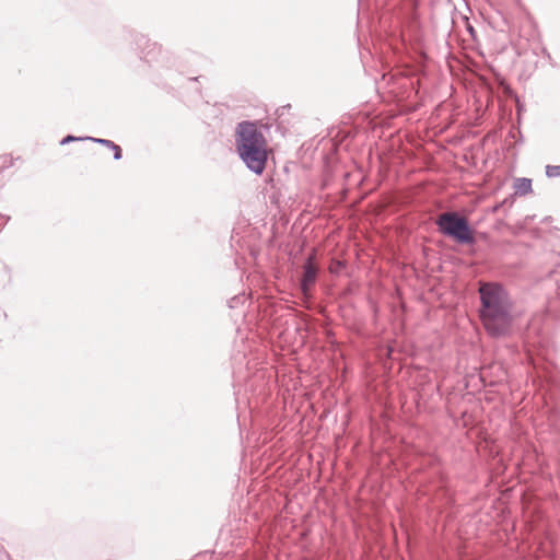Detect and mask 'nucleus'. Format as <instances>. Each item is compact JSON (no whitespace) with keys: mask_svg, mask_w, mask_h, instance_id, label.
<instances>
[{"mask_svg":"<svg viewBox=\"0 0 560 560\" xmlns=\"http://www.w3.org/2000/svg\"><path fill=\"white\" fill-rule=\"evenodd\" d=\"M479 293L480 318L485 329L492 336L505 335L514 319L509 294L498 283H482Z\"/></svg>","mask_w":560,"mask_h":560,"instance_id":"1","label":"nucleus"},{"mask_svg":"<svg viewBox=\"0 0 560 560\" xmlns=\"http://www.w3.org/2000/svg\"><path fill=\"white\" fill-rule=\"evenodd\" d=\"M236 148L245 164L256 174H261L270 150L264 135L253 122H241L236 130Z\"/></svg>","mask_w":560,"mask_h":560,"instance_id":"2","label":"nucleus"},{"mask_svg":"<svg viewBox=\"0 0 560 560\" xmlns=\"http://www.w3.org/2000/svg\"><path fill=\"white\" fill-rule=\"evenodd\" d=\"M440 230L455 238L459 243H471L474 241L472 231L468 226L465 218L454 212L442 213L438 219Z\"/></svg>","mask_w":560,"mask_h":560,"instance_id":"3","label":"nucleus"},{"mask_svg":"<svg viewBox=\"0 0 560 560\" xmlns=\"http://www.w3.org/2000/svg\"><path fill=\"white\" fill-rule=\"evenodd\" d=\"M317 276V267L313 264L312 257L308 258L304 266V275L302 279V291L305 296L308 295L310 288L314 284Z\"/></svg>","mask_w":560,"mask_h":560,"instance_id":"4","label":"nucleus"},{"mask_svg":"<svg viewBox=\"0 0 560 560\" xmlns=\"http://www.w3.org/2000/svg\"><path fill=\"white\" fill-rule=\"evenodd\" d=\"M514 189L518 195H527L532 191V180L529 178H517L514 182Z\"/></svg>","mask_w":560,"mask_h":560,"instance_id":"5","label":"nucleus"},{"mask_svg":"<svg viewBox=\"0 0 560 560\" xmlns=\"http://www.w3.org/2000/svg\"><path fill=\"white\" fill-rule=\"evenodd\" d=\"M95 141L112 149L114 151V158L116 160H119L121 158L120 147L115 144L113 141L106 139H95Z\"/></svg>","mask_w":560,"mask_h":560,"instance_id":"6","label":"nucleus"},{"mask_svg":"<svg viewBox=\"0 0 560 560\" xmlns=\"http://www.w3.org/2000/svg\"><path fill=\"white\" fill-rule=\"evenodd\" d=\"M546 174L548 177L560 176V166L559 165H548L546 167Z\"/></svg>","mask_w":560,"mask_h":560,"instance_id":"7","label":"nucleus"},{"mask_svg":"<svg viewBox=\"0 0 560 560\" xmlns=\"http://www.w3.org/2000/svg\"><path fill=\"white\" fill-rule=\"evenodd\" d=\"M0 162H1V165H0L1 167H4V166H8V165L12 164V160L9 156H1L0 158Z\"/></svg>","mask_w":560,"mask_h":560,"instance_id":"8","label":"nucleus"},{"mask_svg":"<svg viewBox=\"0 0 560 560\" xmlns=\"http://www.w3.org/2000/svg\"><path fill=\"white\" fill-rule=\"evenodd\" d=\"M71 140H74V138H73V137H71V136H68V137L62 141V143L68 142V141H71Z\"/></svg>","mask_w":560,"mask_h":560,"instance_id":"9","label":"nucleus"}]
</instances>
